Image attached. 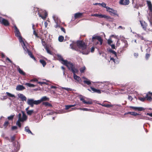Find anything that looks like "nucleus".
I'll list each match as a JSON object with an SVG mask.
<instances>
[{
  "mask_svg": "<svg viewBox=\"0 0 152 152\" xmlns=\"http://www.w3.org/2000/svg\"><path fill=\"white\" fill-rule=\"evenodd\" d=\"M53 18L56 23L55 26V28H57L59 27V24L60 22V20L57 17V16L54 15L53 16Z\"/></svg>",
  "mask_w": 152,
  "mask_h": 152,
  "instance_id": "obj_10",
  "label": "nucleus"
},
{
  "mask_svg": "<svg viewBox=\"0 0 152 152\" xmlns=\"http://www.w3.org/2000/svg\"><path fill=\"white\" fill-rule=\"evenodd\" d=\"M38 80L36 78H34L33 79H31L30 80V82H38Z\"/></svg>",
  "mask_w": 152,
  "mask_h": 152,
  "instance_id": "obj_52",
  "label": "nucleus"
},
{
  "mask_svg": "<svg viewBox=\"0 0 152 152\" xmlns=\"http://www.w3.org/2000/svg\"><path fill=\"white\" fill-rule=\"evenodd\" d=\"M82 13H77L75 14V18H78L80 17L82 15Z\"/></svg>",
  "mask_w": 152,
  "mask_h": 152,
  "instance_id": "obj_32",
  "label": "nucleus"
},
{
  "mask_svg": "<svg viewBox=\"0 0 152 152\" xmlns=\"http://www.w3.org/2000/svg\"><path fill=\"white\" fill-rule=\"evenodd\" d=\"M108 43L109 45H110V44L113 42L110 39H109L107 40Z\"/></svg>",
  "mask_w": 152,
  "mask_h": 152,
  "instance_id": "obj_53",
  "label": "nucleus"
},
{
  "mask_svg": "<svg viewBox=\"0 0 152 152\" xmlns=\"http://www.w3.org/2000/svg\"><path fill=\"white\" fill-rule=\"evenodd\" d=\"M25 85L29 87H35V85H34V84H31V83H26L25 84Z\"/></svg>",
  "mask_w": 152,
  "mask_h": 152,
  "instance_id": "obj_38",
  "label": "nucleus"
},
{
  "mask_svg": "<svg viewBox=\"0 0 152 152\" xmlns=\"http://www.w3.org/2000/svg\"><path fill=\"white\" fill-rule=\"evenodd\" d=\"M139 99L141 101L143 102L146 99V98L145 97H139Z\"/></svg>",
  "mask_w": 152,
  "mask_h": 152,
  "instance_id": "obj_46",
  "label": "nucleus"
},
{
  "mask_svg": "<svg viewBox=\"0 0 152 152\" xmlns=\"http://www.w3.org/2000/svg\"><path fill=\"white\" fill-rule=\"evenodd\" d=\"M150 94H151L152 96V93H151L150 92H149L146 94V96L145 98H146V99H147V100L149 101H151L152 100V98L151 96H149V95Z\"/></svg>",
  "mask_w": 152,
  "mask_h": 152,
  "instance_id": "obj_25",
  "label": "nucleus"
},
{
  "mask_svg": "<svg viewBox=\"0 0 152 152\" xmlns=\"http://www.w3.org/2000/svg\"><path fill=\"white\" fill-rule=\"evenodd\" d=\"M70 46L72 49L79 51L84 54H88L89 52V50L87 48L85 42L81 41H77V44L73 42Z\"/></svg>",
  "mask_w": 152,
  "mask_h": 152,
  "instance_id": "obj_1",
  "label": "nucleus"
},
{
  "mask_svg": "<svg viewBox=\"0 0 152 152\" xmlns=\"http://www.w3.org/2000/svg\"><path fill=\"white\" fill-rule=\"evenodd\" d=\"M83 82L88 85L91 84V81L88 79H86L83 81Z\"/></svg>",
  "mask_w": 152,
  "mask_h": 152,
  "instance_id": "obj_34",
  "label": "nucleus"
},
{
  "mask_svg": "<svg viewBox=\"0 0 152 152\" xmlns=\"http://www.w3.org/2000/svg\"><path fill=\"white\" fill-rule=\"evenodd\" d=\"M33 34L35 36L37 37H39L37 35V33H36L35 31V30H34L33 32Z\"/></svg>",
  "mask_w": 152,
  "mask_h": 152,
  "instance_id": "obj_55",
  "label": "nucleus"
},
{
  "mask_svg": "<svg viewBox=\"0 0 152 152\" xmlns=\"http://www.w3.org/2000/svg\"><path fill=\"white\" fill-rule=\"evenodd\" d=\"M111 46L112 49H115V45H114V44L111 45Z\"/></svg>",
  "mask_w": 152,
  "mask_h": 152,
  "instance_id": "obj_60",
  "label": "nucleus"
},
{
  "mask_svg": "<svg viewBox=\"0 0 152 152\" xmlns=\"http://www.w3.org/2000/svg\"><path fill=\"white\" fill-rule=\"evenodd\" d=\"M39 61L41 63L42 65L44 67L46 64L45 61L43 60H40Z\"/></svg>",
  "mask_w": 152,
  "mask_h": 152,
  "instance_id": "obj_40",
  "label": "nucleus"
},
{
  "mask_svg": "<svg viewBox=\"0 0 152 152\" xmlns=\"http://www.w3.org/2000/svg\"><path fill=\"white\" fill-rule=\"evenodd\" d=\"M148 9L150 10V12L152 13V4L151 2L150 1H146Z\"/></svg>",
  "mask_w": 152,
  "mask_h": 152,
  "instance_id": "obj_18",
  "label": "nucleus"
},
{
  "mask_svg": "<svg viewBox=\"0 0 152 152\" xmlns=\"http://www.w3.org/2000/svg\"><path fill=\"white\" fill-rule=\"evenodd\" d=\"M139 116L138 117V119H147L148 117L139 114Z\"/></svg>",
  "mask_w": 152,
  "mask_h": 152,
  "instance_id": "obj_35",
  "label": "nucleus"
},
{
  "mask_svg": "<svg viewBox=\"0 0 152 152\" xmlns=\"http://www.w3.org/2000/svg\"><path fill=\"white\" fill-rule=\"evenodd\" d=\"M109 85L108 83H101V85L103 87H100V88L102 89L103 88H107L106 87Z\"/></svg>",
  "mask_w": 152,
  "mask_h": 152,
  "instance_id": "obj_33",
  "label": "nucleus"
},
{
  "mask_svg": "<svg viewBox=\"0 0 152 152\" xmlns=\"http://www.w3.org/2000/svg\"><path fill=\"white\" fill-rule=\"evenodd\" d=\"M103 18L106 19L108 21H113V19L110 16L106 15H103Z\"/></svg>",
  "mask_w": 152,
  "mask_h": 152,
  "instance_id": "obj_20",
  "label": "nucleus"
},
{
  "mask_svg": "<svg viewBox=\"0 0 152 152\" xmlns=\"http://www.w3.org/2000/svg\"><path fill=\"white\" fill-rule=\"evenodd\" d=\"M71 105H67L65 106V109L66 110L69 109L71 107Z\"/></svg>",
  "mask_w": 152,
  "mask_h": 152,
  "instance_id": "obj_51",
  "label": "nucleus"
},
{
  "mask_svg": "<svg viewBox=\"0 0 152 152\" xmlns=\"http://www.w3.org/2000/svg\"><path fill=\"white\" fill-rule=\"evenodd\" d=\"M42 11L43 12V13H41L39 11L38 13V14L40 17H41L43 19H45L47 16V13L45 10Z\"/></svg>",
  "mask_w": 152,
  "mask_h": 152,
  "instance_id": "obj_11",
  "label": "nucleus"
},
{
  "mask_svg": "<svg viewBox=\"0 0 152 152\" xmlns=\"http://www.w3.org/2000/svg\"><path fill=\"white\" fill-rule=\"evenodd\" d=\"M150 57V54H146L145 55L146 58L147 59L148 58Z\"/></svg>",
  "mask_w": 152,
  "mask_h": 152,
  "instance_id": "obj_59",
  "label": "nucleus"
},
{
  "mask_svg": "<svg viewBox=\"0 0 152 152\" xmlns=\"http://www.w3.org/2000/svg\"><path fill=\"white\" fill-rule=\"evenodd\" d=\"M39 101L34 100L33 99H28L27 101V104L31 107L34 106V104L38 105L39 104Z\"/></svg>",
  "mask_w": 152,
  "mask_h": 152,
  "instance_id": "obj_4",
  "label": "nucleus"
},
{
  "mask_svg": "<svg viewBox=\"0 0 152 152\" xmlns=\"http://www.w3.org/2000/svg\"><path fill=\"white\" fill-rule=\"evenodd\" d=\"M79 97L81 101L85 104H91L92 103V100L90 99H88L86 101L83 98V96L82 95H79Z\"/></svg>",
  "mask_w": 152,
  "mask_h": 152,
  "instance_id": "obj_6",
  "label": "nucleus"
},
{
  "mask_svg": "<svg viewBox=\"0 0 152 152\" xmlns=\"http://www.w3.org/2000/svg\"><path fill=\"white\" fill-rule=\"evenodd\" d=\"M107 11L111 15L113 14L115 15H117L118 16V15L117 14V11L110 7H107Z\"/></svg>",
  "mask_w": 152,
  "mask_h": 152,
  "instance_id": "obj_7",
  "label": "nucleus"
},
{
  "mask_svg": "<svg viewBox=\"0 0 152 152\" xmlns=\"http://www.w3.org/2000/svg\"><path fill=\"white\" fill-rule=\"evenodd\" d=\"M42 104L45 105V107H52V105L49 103L48 102H43L42 103Z\"/></svg>",
  "mask_w": 152,
  "mask_h": 152,
  "instance_id": "obj_28",
  "label": "nucleus"
},
{
  "mask_svg": "<svg viewBox=\"0 0 152 152\" xmlns=\"http://www.w3.org/2000/svg\"><path fill=\"white\" fill-rule=\"evenodd\" d=\"M146 115L152 117V113H147Z\"/></svg>",
  "mask_w": 152,
  "mask_h": 152,
  "instance_id": "obj_64",
  "label": "nucleus"
},
{
  "mask_svg": "<svg viewBox=\"0 0 152 152\" xmlns=\"http://www.w3.org/2000/svg\"><path fill=\"white\" fill-rule=\"evenodd\" d=\"M25 47H26L25 49V50L23 48V49L25 51L26 50V49L27 50V52L28 54V55L29 56H30V57L32 58L34 60H36L35 58L34 57V56L32 54V53L29 51L28 49H27L26 45L25 44Z\"/></svg>",
  "mask_w": 152,
  "mask_h": 152,
  "instance_id": "obj_13",
  "label": "nucleus"
},
{
  "mask_svg": "<svg viewBox=\"0 0 152 152\" xmlns=\"http://www.w3.org/2000/svg\"><path fill=\"white\" fill-rule=\"evenodd\" d=\"M25 88L24 86H23L19 85H18L16 87V89L17 91H22L24 89H25Z\"/></svg>",
  "mask_w": 152,
  "mask_h": 152,
  "instance_id": "obj_16",
  "label": "nucleus"
},
{
  "mask_svg": "<svg viewBox=\"0 0 152 152\" xmlns=\"http://www.w3.org/2000/svg\"><path fill=\"white\" fill-rule=\"evenodd\" d=\"M49 98L48 97L46 96H44L42 97L40 99L38 100L39 101V104H40L42 102L48 101H49Z\"/></svg>",
  "mask_w": 152,
  "mask_h": 152,
  "instance_id": "obj_19",
  "label": "nucleus"
},
{
  "mask_svg": "<svg viewBox=\"0 0 152 152\" xmlns=\"http://www.w3.org/2000/svg\"><path fill=\"white\" fill-rule=\"evenodd\" d=\"M44 25H45V27L46 28L47 27V26H48V23L46 22H45L44 23Z\"/></svg>",
  "mask_w": 152,
  "mask_h": 152,
  "instance_id": "obj_62",
  "label": "nucleus"
},
{
  "mask_svg": "<svg viewBox=\"0 0 152 152\" xmlns=\"http://www.w3.org/2000/svg\"><path fill=\"white\" fill-rule=\"evenodd\" d=\"M120 4L123 5H128L129 3V0H120L119 2Z\"/></svg>",
  "mask_w": 152,
  "mask_h": 152,
  "instance_id": "obj_15",
  "label": "nucleus"
},
{
  "mask_svg": "<svg viewBox=\"0 0 152 152\" xmlns=\"http://www.w3.org/2000/svg\"><path fill=\"white\" fill-rule=\"evenodd\" d=\"M17 129V126H12V130H14L16 129Z\"/></svg>",
  "mask_w": 152,
  "mask_h": 152,
  "instance_id": "obj_56",
  "label": "nucleus"
},
{
  "mask_svg": "<svg viewBox=\"0 0 152 152\" xmlns=\"http://www.w3.org/2000/svg\"><path fill=\"white\" fill-rule=\"evenodd\" d=\"M58 59L59 61H61V62L63 64H64L63 63L64 62V61H66V60H64L62 57L60 55H58Z\"/></svg>",
  "mask_w": 152,
  "mask_h": 152,
  "instance_id": "obj_27",
  "label": "nucleus"
},
{
  "mask_svg": "<svg viewBox=\"0 0 152 152\" xmlns=\"http://www.w3.org/2000/svg\"><path fill=\"white\" fill-rule=\"evenodd\" d=\"M34 112L33 110H31L28 111L26 113L28 115H31Z\"/></svg>",
  "mask_w": 152,
  "mask_h": 152,
  "instance_id": "obj_39",
  "label": "nucleus"
},
{
  "mask_svg": "<svg viewBox=\"0 0 152 152\" xmlns=\"http://www.w3.org/2000/svg\"><path fill=\"white\" fill-rule=\"evenodd\" d=\"M120 45V43L119 42V39H118V40L117 41L116 44V46L117 47L119 46Z\"/></svg>",
  "mask_w": 152,
  "mask_h": 152,
  "instance_id": "obj_54",
  "label": "nucleus"
},
{
  "mask_svg": "<svg viewBox=\"0 0 152 152\" xmlns=\"http://www.w3.org/2000/svg\"><path fill=\"white\" fill-rule=\"evenodd\" d=\"M61 29L62 31H63L64 33H65V29L64 28L61 27Z\"/></svg>",
  "mask_w": 152,
  "mask_h": 152,
  "instance_id": "obj_61",
  "label": "nucleus"
},
{
  "mask_svg": "<svg viewBox=\"0 0 152 152\" xmlns=\"http://www.w3.org/2000/svg\"><path fill=\"white\" fill-rule=\"evenodd\" d=\"M17 69L21 75H26L25 73L18 66H17Z\"/></svg>",
  "mask_w": 152,
  "mask_h": 152,
  "instance_id": "obj_24",
  "label": "nucleus"
},
{
  "mask_svg": "<svg viewBox=\"0 0 152 152\" xmlns=\"http://www.w3.org/2000/svg\"><path fill=\"white\" fill-rule=\"evenodd\" d=\"M74 79L77 81V82L80 83L81 81V79L80 77L77 75H73Z\"/></svg>",
  "mask_w": 152,
  "mask_h": 152,
  "instance_id": "obj_22",
  "label": "nucleus"
},
{
  "mask_svg": "<svg viewBox=\"0 0 152 152\" xmlns=\"http://www.w3.org/2000/svg\"><path fill=\"white\" fill-rule=\"evenodd\" d=\"M86 68L85 66H83V67L80 68V70L81 73H83L85 72L86 70Z\"/></svg>",
  "mask_w": 152,
  "mask_h": 152,
  "instance_id": "obj_37",
  "label": "nucleus"
},
{
  "mask_svg": "<svg viewBox=\"0 0 152 152\" xmlns=\"http://www.w3.org/2000/svg\"><path fill=\"white\" fill-rule=\"evenodd\" d=\"M18 96L19 98H20L23 101H26V100L27 98L26 97L22 94H18Z\"/></svg>",
  "mask_w": 152,
  "mask_h": 152,
  "instance_id": "obj_17",
  "label": "nucleus"
},
{
  "mask_svg": "<svg viewBox=\"0 0 152 152\" xmlns=\"http://www.w3.org/2000/svg\"><path fill=\"white\" fill-rule=\"evenodd\" d=\"M15 137L14 136H12L11 137V140L12 141H14L15 140Z\"/></svg>",
  "mask_w": 152,
  "mask_h": 152,
  "instance_id": "obj_63",
  "label": "nucleus"
},
{
  "mask_svg": "<svg viewBox=\"0 0 152 152\" xmlns=\"http://www.w3.org/2000/svg\"><path fill=\"white\" fill-rule=\"evenodd\" d=\"M45 49L46 50L47 53H49L50 54H52V53H51V51L49 50L48 48V47H45Z\"/></svg>",
  "mask_w": 152,
  "mask_h": 152,
  "instance_id": "obj_44",
  "label": "nucleus"
},
{
  "mask_svg": "<svg viewBox=\"0 0 152 152\" xmlns=\"http://www.w3.org/2000/svg\"><path fill=\"white\" fill-rule=\"evenodd\" d=\"M90 88L93 92H96L98 94L101 93V91L100 90L96 89L92 87H91Z\"/></svg>",
  "mask_w": 152,
  "mask_h": 152,
  "instance_id": "obj_26",
  "label": "nucleus"
},
{
  "mask_svg": "<svg viewBox=\"0 0 152 152\" xmlns=\"http://www.w3.org/2000/svg\"><path fill=\"white\" fill-rule=\"evenodd\" d=\"M140 22L141 24V26L142 27V28L144 30L146 29V26H147V24L146 23L145 21H140Z\"/></svg>",
  "mask_w": 152,
  "mask_h": 152,
  "instance_id": "obj_21",
  "label": "nucleus"
},
{
  "mask_svg": "<svg viewBox=\"0 0 152 152\" xmlns=\"http://www.w3.org/2000/svg\"><path fill=\"white\" fill-rule=\"evenodd\" d=\"M6 94H7V95H8V96H9L10 97H15V95H14L12 94L9 92H6Z\"/></svg>",
  "mask_w": 152,
  "mask_h": 152,
  "instance_id": "obj_42",
  "label": "nucleus"
},
{
  "mask_svg": "<svg viewBox=\"0 0 152 152\" xmlns=\"http://www.w3.org/2000/svg\"><path fill=\"white\" fill-rule=\"evenodd\" d=\"M99 104L101 105L102 106L105 107H113V105L110 104H105L103 103L102 104Z\"/></svg>",
  "mask_w": 152,
  "mask_h": 152,
  "instance_id": "obj_31",
  "label": "nucleus"
},
{
  "mask_svg": "<svg viewBox=\"0 0 152 152\" xmlns=\"http://www.w3.org/2000/svg\"><path fill=\"white\" fill-rule=\"evenodd\" d=\"M129 114L134 116H136L138 115H139V114L135 112H128L127 113H125V115Z\"/></svg>",
  "mask_w": 152,
  "mask_h": 152,
  "instance_id": "obj_30",
  "label": "nucleus"
},
{
  "mask_svg": "<svg viewBox=\"0 0 152 152\" xmlns=\"http://www.w3.org/2000/svg\"><path fill=\"white\" fill-rule=\"evenodd\" d=\"M0 23L5 26H8L9 23L7 20L0 17Z\"/></svg>",
  "mask_w": 152,
  "mask_h": 152,
  "instance_id": "obj_12",
  "label": "nucleus"
},
{
  "mask_svg": "<svg viewBox=\"0 0 152 152\" xmlns=\"http://www.w3.org/2000/svg\"><path fill=\"white\" fill-rule=\"evenodd\" d=\"M14 28L15 29L14 33L15 36L18 37L19 41L22 46L23 48H24L25 50V44L24 43V42L22 40V37L20 35V33L19 31V29L15 25L14 26Z\"/></svg>",
  "mask_w": 152,
  "mask_h": 152,
  "instance_id": "obj_2",
  "label": "nucleus"
},
{
  "mask_svg": "<svg viewBox=\"0 0 152 152\" xmlns=\"http://www.w3.org/2000/svg\"><path fill=\"white\" fill-rule=\"evenodd\" d=\"M110 51L111 53H112L114 55L115 57L117 58L116 59L115 58H111L110 60L111 61H113L115 63H119V61L118 60V58H117V55L116 52L114 50H110Z\"/></svg>",
  "mask_w": 152,
  "mask_h": 152,
  "instance_id": "obj_8",
  "label": "nucleus"
},
{
  "mask_svg": "<svg viewBox=\"0 0 152 152\" xmlns=\"http://www.w3.org/2000/svg\"><path fill=\"white\" fill-rule=\"evenodd\" d=\"M130 107L133 109L135 110H137L139 111H141L145 110L144 108L141 107H134L133 106H130Z\"/></svg>",
  "mask_w": 152,
  "mask_h": 152,
  "instance_id": "obj_14",
  "label": "nucleus"
},
{
  "mask_svg": "<svg viewBox=\"0 0 152 152\" xmlns=\"http://www.w3.org/2000/svg\"><path fill=\"white\" fill-rule=\"evenodd\" d=\"M38 83L42 85L43 84H46L45 83V82H38Z\"/></svg>",
  "mask_w": 152,
  "mask_h": 152,
  "instance_id": "obj_58",
  "label": "nucleus"
},
{
  "mask_svg": "<svg viewBox=\"0 0 152 152\" xmlns=\"http://www.w3.org/2000/svg\"><path fill=\"white\" fill-rule=\"evenodd\" d=\"M100 5H101L103 7L107 9V7H108L106 6V4L105 3L103 2L102 4L100 3Z\"/></svg>",
  "mask_w": 152,
  "mask_h": 152,
  "instance_id": "obj_45",
  "label": "nucleus"
},
{
  "mask_svg": "<svg viewBox=\"0 0 152 152\" xmlns=\"http://www.w3.org/2000/svg\"><path fill=\"white\" fill-rule=\"evenodd\" d=\"M9 124V122L7 121H6L4 124V126L5 127H6Z\"/></svg>",
  "mask_w": 152,
  "mask_h": 152,
  "instance_id": "obj_49",
  "label": "nucleus"
},
{
  "mask_svg": "<svg viewBox=\"0 0 152 152\" xmlns=\"http://www.w3.org/2000/svg\"><path fill=\"white\" fill-rule=\"evenodd\" d=\"M70 70L73 73V75H75V74L77 73L79 71L78 69L76 68L74 66Z\"/></svg>",
  "mask_w": 152,
  "mask_h": 152,
  "instance_id": "obj_23",
  "label": "nucleus"
},
{
  "mask_svg": "<svg viewBox=\"0 0 152 152\" xmlns=\"http://www.w3.org/2000/svg\"><path fill=\"white\" fill-rule=\"evenodd\" d=\"M64 61V64L68 68L69 70H70L74 66V65L71 62L68 61L66 60Z\"/></svg>",
  "mask_w": 152,
  "mask_h": 152,
  "instance_id": "obj_9",
  "label": "nucleus"
},
{
  "mask_svg": "<svg viewBox=\"0 0 152 152\" xmlns=\"http://www.w3.org/2000/svg\"><path fill=\"white\" fill-rule=\"evenodd\" d=\"M42 45L44 46L45 48V47H48L47 45H46V43L45 42H42Z\"/></svg>",
  "mask_w": 152,
  "mask_h": 152,
  "instance_id": "obj_57",
  "label": "nucleus"
},
{
  "mask_svg": "<svg viewBox=\"0 0 152 152\" xmlns=\"http://www.w3.org/2000/svg\"><path fill=\"white\" fill-rule=\"evenodd\" d=\"M14 115H11L10 116L8 117L7 118L9 120H11L13 118Z\"/></svg>",
  "mask_w": 152,
  "mask_h": 152,
  "instance_id": "obj_48",
  "label": "nucleus"
},
{
  "mask_svg": "<svg viewBox=\"0 0 152 152\" xmlns=\"http://www.w3.org/2000/svg\"><path fill=\"white\" fill-rule=\"evenodd\" d=\"M110 37H113L115 38L116 39H119L118 36L115 35H111Z\"/></svg>",
  "mask_w": 152,
  "mask_h": 152,
  "instance_id": "obj_50",
  "label": "nucleus"
},
{
  "mask_svg": "<svg viewBox=\"0 0 152 152\" xmlns=\"http://www.w3.org/2000/svg\"><path fill=\"white\" fill-rule=\"evenodd\" d=\"M103 15H102L101 14H92L91 15V16H95L96 17H99V18H103Z\"/></svg>",
  "mask_w": 152,
  "mask_h": 152,
  "instance_id": "obj_29",
  "label": "nucleus"
},
{
  "mask_svg": "<svg viewBox=\"0 0 152 152\" xmlns=\"http://www.w3.org/2000/svg\"><path fill=\"white\" fill-rule=\"evenodd\" d=\"M58 39L59 41H60V42H62L63 41L64 39V37L62 36H60L58 37Z\"/></svg>",
  "mask_w": 152,
  "mask_h": 152,
  "instance_id": "obj_43",
  "label": "nucleus"
},
{
  "mask_svg": "<svg viewBox=\"0 0 152 152\" xmlns=\"http://www.w3.org/2000/svg\"><path fill=\"white\" fill-rule=\"evenodd\" d=\"M78 109L81 110L86 111H90L91 110V109H88L85 108H80Z\"/></svg>",
  "mask_w": 152,
  "mask_h": 152,
  "instance_id": "obj_41",
  "label": "nucleus"
},
{
  "mask_svg": "<svg viewBox=\"0 0 152 152\" xmlns=\"http://www.w3.org/2000/svg\"><path fill=\"white\" fill-rule=\"evenodd\" d=\"M96 39L97 40L100 42V45L102 44L103 40L99 36H94L92 38V41L94 42L95 43V44L96 43ZM98 43V42H96V44H97Z\"/></svg>",
  "mask_w": 152,
  "mask_h": 152,
  "instance_id": "obj_5",
  "label": "nucleus"
},
{
  "mask_svg": "<svg viewBox=\"0 0 152 152\" xmlns=\"http://www.w3.org/2000/svg\"><path fill=\"white\" fill-rule=\"evenodd\" d=\"M25 130L28 134L31 133L32 134H33L31 131L30 130L29 127L28 126L26 127L25 128Z\"/></svg>",
  "mask_w": 152,
  "mask_h": 152,
  "instance_id": "obj_36",
  "label": "nucleus"
},
{
  "mask_svg": "<svg viewBox=\"0 0 152 152\" xmlns=\"http://www.w3.org/2000/svg\"><path fill=\"white\" fill-rule=\"evenodd\" d=\"M61 88L62 89H65V90H67L68 91H72V89H71L70 88H65V87H62Z\"/></svg>",
  "mask_w": 152,
  "mask_h": 152,
  "instance_id": "obj_47",
  "label": "nucleus"
},
{
  "mask_svg": "<svg viewBox=\"0 0 152 152\" xmlns=\"http://www.w3.org/2000/svg\"><path fill=\"white\" fill-rule=\"evenodd\" d=\"M23 113V116H21V114L20 113H19L18 115V119L16 122V124L19 127L21 126V124L20 122H23L26 121L27 118V117L26 115V114L24 113L23 112H22Z\"/></svg>",
  "mask_w": 152,
  "mask_h": 152,
  "instance_id": "obj_3",
  "label": "nucleus"
}]
</instances>
